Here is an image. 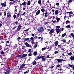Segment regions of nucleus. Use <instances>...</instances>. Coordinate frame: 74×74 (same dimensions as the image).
I'll use <instances>...</instances> for the list:
<instances>
[{
    "mask_svg": "<svg viewBox=\"0 0 74 74\" xmlns=\"http://www.w3.org/2000/svg\"><path fill=\"white\" fill-rule=\"evenodd\" d=\"M68 13L69 14V15H71V14H73V12L72 11H71L69 12H67V14Z\"/></svg>",
    "mask_w": 74,
    "mask_h": 74,
    "instance_id": "31",
    "label": "nucleus"
},
{
    "mask_svg": "<svg viewBox=\"0 0 74 74\" xmlns=\"http://www.w3.org/2000/svg\"><path fill=\"white\" fill-rule=\"evenodd\" d=\"M56 31L57 32V34H58L60 32V29L59 28H56Z\"/></svg>",
    "mask_w": 74,
    "mask_h": 74,
    "instance_id": "12",
    "label": "nucleus"
},
{
    "mask_svg": "<svg viewBox=\"0 0 74 74\" xmlns=\"http://www.w3.org/2000/svg\"><path fill=\"white\" fill-rule=\"evenodd\" d=\"M6 46L8 47L9 46V45H8V43L9 44L10 43V42L9 41H7L6 42Z\"/></svg>",
    "mask_w": 74,
    "mask_h": 74,
    "instance_id": "19",
    "label": "nucleus"
},
{
    "mask_svg": "<svg viewBox=\"0 0 74 74\" xmlns=\"http://www.w3.org/2000/svg\"><path fill=\"white\" fill-rule=\"evenodd\" d=\"M15 23L16 24V26L18 23V21L16 22H15Z\"/></svg>",
    "mask_w": 74,
    "mask_h": 74,
    "instance_id": "57",
    "label": "nucleus"
},
{
    "mask_svg": "<svg viewBox=\"0 0 74 74\" xmlns=\"http://www.w3.org/2000/svg\"><path fill=\"white\" fill-rule=\"evenodd\" d=\"M56 60H57V62H58V63H60L61 62H62L63 61H66V60H63V59H55Z\"/></svg>",
    "mask_w": 74,
    "mask_h": 74,
    "instance_id": "1",
    "label": "nucleus"
},
{
    "mask_svg": "<svg viewBox=\"0 0 74 74\" xmlns=\"http://www.w3.org/2000/svg\"><path fill=\"white\" fill-rule=\"evenodd\" d=\"M26 65V64H24V63L21 66H20V69L22 70L23 69L24 67Z\"/></svg>",
    "mask_w": 74,
    "mask_h": 74,
    "instance_id": "8",
    "label": "nucleus"
},
{
    "mask_svg": "<svg viewBox=\"0 0 74 74\" xmlns=\"http://www.w3.org/2000/svg\"><path fill=\"white\" fill-rule=\"evenodd\" d=\"M38 3L40 5H41V0H39L38 1Z\"/></svg>",
    "mask_w": 74,
    "mask_h": 74,
    "instance_id": "34",
    "label": "nucleus"
},
{
    "mask_svg": "<svg viewBox=\"0 0 74 74\" xmlns=\"http://www.w3.org/2000/svg\"><path fill=\"white\" fill-rule=\"evenodd\" d=\"M56 17L57 18H56V20H57V23H58L60 20V19L59 18L57 17Z\"/></svg>",
    "mask_w": 74,
    "mask_h": 74,
    "instance_id": "21",
    "label": "nucleus"
},
{
    "mask_svg": "<svg viewBox=\"0 0 74 74\" xmlns=\"http://www.w3.org/2000/svg\"><path fill=\"white\" fill-rule=\"evenodd\" d=\"M71 40H69V41H68V42L67 43V44H70V42H71Z\"/></svg>",
    "mask_w": 74,
    "mask_h": 74,
    "instance_id": "55",
    "label": "nucleus"
},
{
    "mask_svg": "<svg viewBox=\"0 0 74 74\" xmlns=\"http://www.w3.org/2000/svg\"><path fill=\"white\" fill-rule=\"evenodd\" d=\"M27 56V54H23L22 57H21V58L22 59L24 57H25Z\"/></svg>",
    "mask_w": 74,
    "mask_h": 74,
    "instance_id": "11",
    "label": "nucleus"
},
{
    "mask_svg": "<svg viewBox=\"0 0 74 74\" xmlns=\"http://www.w3.org/2000/svg\"><path fill=\"white\" fill-rule=\"evenodd\" d=\"M61 41L64 43H65L66 42V40L65 39H63L62 40H61Z\"/></svg>",
    "mask_w": 74,
    "mask_h": 74,
    "instance_id": "38",
    "label": "nucleus"
},
{
    "mask_svg": "<svg viewBox=\"0 0 74 74\" xmlns=\"http://www.w3.org/2000/svg\"><path fill=\"white\" fill-rule=\"evenodd\" d=\"M66 27L67 29H69L71 27V25H68L67 26H66Z\"/></svg>",
    "mask_w": 74,
    "mask_h": 74,
    "instance_id": "32",
    "label": "nucleus"
},
{
    "mask_svg": "<svg viewBox=\"0 0 74 74\" xmlns=\"http://www.w3.org/2000/svg\"><path fill=\"white\" fill-rule=\"evenodd\" d=\"M73 1L72 0H69L68 2L69 3H70L71 2H72Z\"/></svg>",
    "mask_w": 74,
    "mask_h": 74,
    "instance_id": "51",
    "label": "nucleus"
},
{
    "mask_svg": "<svg viewBox=\"0 0 74 74\" xmlns=\"http://www.w3.org/2000/svg\"><path fill=\"white\" fill-rule=\"evenodd\" d=\"M71 36H72L74 40V34L71 33Z\"/></svg>",
    "mask_w": 74,
    "mask_h": 74,
    "instance_id": "30",
    "label": "nucleus"
},
{
    "mask_svg": "<svg viewBox=\"0 0 74 74\" xmlns=\"http://www.w3.org/2000/svg\"><path fill=\"white\" fill-rule=\"evenodd\" d=\"M54 30L53 29H51V30H50V32L49 33V34H52V33H54Z\"/></svg>",
    "mask_w": 74,
    "mask_h": 74,
    "instance_id": "13",
    "label": "nucleus"
},
{
    "mask_svg": "<svg viewBox=\"0 0 74 74\" xmlns=\"http://www.w3.org/2000/svg\"><path fill=\"white\" fill-rule=\"evenodd\" d=\"M29 28H28V29H25V30H24L23 32V33L24 34H24V32L25 31H28V30H29Z\"/></svg>",
    "mask_w": 74,
    "mask_h": 74,
    "instance_id": "50",
    "label": "nucleus"
},
{
    "mask_svg": "<svg viewBox=\"0 0 74 74\" xmlns=\"http://www.w3.org/2000/svg\"><path fill=\"white\" fill-rule=\"evenodd\" d=\"M61 45H58V48H59L61 47Z\"/></svg>",
    "mask_w": 74,
    "mask_h": 74,
    "instance_id": "61",
    "label": "nucleus"
},
{
    "mask_svg": "<svg viewBox=\"0 0 74 74\" xmlns=\"http://www.w3.org/2000/svg\"><path fill=\"white\" fill-rule=\"evenodd\" d=\"M25 14H26V12H24V13H23L22 14H21V16H23Z\"/></svg>",
    "mask_w": 74,
    "mask_h": 74,
    "instance_id": "56",
    "label": "nucleus"
},
{
    "mask_svg": "<svg viewBox=\"0 0 74 74\" xmlns=\"http://www.w3.org/2000/svg\"><path fill=\"white\" fill-rule=\"evenodd\" d=\"M53 67H54V66H53V65H52L50 67V68L51 69H52L53 68Z\"/></svg>",
    "mask_w": 74,
    "mask_h": 74,
    "instance_id": "52",
    "label": "nucleus"
},
{
    "mask_svg": "<svg viewBox=\"0 0 74 74\" xmlns=\"http://www.w3.org/2000/svg\"><path fill=\"white\" fill-rule=\"evenodd\" d=\"M16 15H15V14H14L13 15V18H14V19H16Z\"/></svg>",
    "mask_w": 74,
    "mask_h": 74,
    "instance_id": "40",
    "label": "nucleus"
},
{
    "mask_svg": "<svg viewBox=\"0 0 74 74\" xmlns=\"http://www.w3.org/2000/svg\"><path fill=\"white\" fill-rule=\"evenodd\" d=\"M22 5H26V2H23L22 4Z\"/></svg>",
    "mask_w": 74,
    "mask_h": 74,
    "instance_id": "33",
    "label": "nucleus"
},
{
    "mask_svg": "<svg viewBox=\"0 0 74 74\" xmlns=\"http://www.w3.org/2000/svg\"><path fill=\"white\" fill-rule=\"evenodd\" d=\"M49 23V22H46V23H45V25H47V24H48Z\"/></svg>",
    "mask_w": 74,
    "mask_h": 74,
    "instance_id": "53",
    "label": "nucleus"
},
{
    "mask_svg": "<svg viewBox=\"0 0 74 74\" xmlns=\"http://www.w3.org/2000/svg\"><path fill=\"white\" fill-rule=\"evenodd\" d=\"M41 57H42V56H40V55L38 56H37L36 58L35 59V60H36V61H37V60H38L39 59H40V58H41Z\"/></svg>",
    "mask_w": 74,
    "mask_h": 74,
    "instance_id": "7",
    "label": "nucleus"
},
{
    "mask_svg": "<svg viewBox=\"0 0 74 74\" xmlns=\"http://www.w3.org/2000/svg\"><path fill=\"white\" fill-rule=\"evenodd\" d=\"M23 59L25 60V62L27 59V57H23Z\"/></svg>",
    "mask_w": 74,
    "mask_h": 74,
    "instance_id": "48",
    "label": "nucleus"
},
{
    "mask_svg": "<svg viewBox=\"0 0 74 74\" xmlns=\"http://www.w3.org/2000/svg\"><path fill=\"white\" fill-rule=\"evenodd\" d=\"M64 30V28H60V31H63Z\"/></svg>",
    "mask_w": 74,
    "mask_h": 74,
    "instance_id": "60",
    "label": "nucleus"
},
{
    "mask_svg": "<svg viewBox=\"0 0 74 74\" xmlns=\"http://www.w3.org/2000/svg\"><path fill=\"white\" fill-rule=\"evenodd\" d=\"M1 5L2 6V7H6L7 5V2H4V3H2L1 4Z\"/></svg>",
    "mask_w": 74,
    "mask_h": 74,
    "instance_id": "4",
    "label": "nucleus"
},
{
    "mask_svg": "<svg viewBox=\"0 0 74 74\" xmlns=\"http://www.w3.org/2000/svg\"><path fill=\"white\" fill-rule=\"evenodd\" d=\"M16 7L15 8V11H14V12H15V14H17V13H16V12H17V9H16Z\"/></svg>",
    "mask_w": 74,
    "mask_h": 74,
    "instance_id": "24",
    "label": "nucleus"
},
{
    "mask_svg": "<svg viewBox=\"0 0 74 74\" xmlns=\"http://www.w3.org/2000/svg\"><path fill=\"white\" fill-rule=\"evenodd\" d=\"M70 23V22L68 20L66 21V24H69Z\"/></svg>",
    "mask_w": 74,
    "mask_h": 74,
    "instance_id": "39",
    "label": "nucleus"
},
{
    "mask_svg": "<svg viewBox=\"0 0 74 74\" xmlns=\"http://www.w3.org/2000/svg\"><path fill=\"white\" fill-rule=\"evenodd\" d=\"M56 5H59L60 4V3H59V2H58L57 3H56Z\"/></svg>",
    "mask_w": 74,
    "mask_h": 74,
    "instance_id": "62",
    "label": "nucleus"
},
{
    "mask_svg": "<svg viewBox=\"0 0 74 74\" xmlns=\"http://www.w3.org/2000/svg\"><path fill=\"white\" fill-rule=\"evenodd\" d=\"M45 57V56H41V58H42V60H43V61H45V60H46L45 58H44Z\"/></svg>",
    "mask_w": 74,
    "mask_h": 74,
    "instance_id": "17",
    "label": "nucleus"
},
{
    "mask_svg": "<svg viewBox=\"0 0 74 74\" xmlns=\"http://www.w3.org/2000/svg\"><path fill=\"white\" fill-rule=\"evenodd\" d=\"M54 53H55V54H58V51H56Z\"/></svg>",
    "mask_w": 74,
    "mask_h": 74,
    "instance_id": "54",
    "label": "nucleus"
},
{
    "mask_svg": "<svg viewBox=\"0 0 74 74\" xmlns=\"http://www.w3.org/2000/svg\"><path fill=\"white\" fill-rule=\"evenodd\" d=\"M17 27L16 25H15L13 28H12V30H14Z\"/></svg>",
    "mask_w": 74,
    "mask_h": 74,
    "instance_id": "41",
    "label": "nucleus"
},
{
    "mask_svg": "<svg viewBox=\"0 0 74 74\" xmlns=\"http://www.w3.org/2000/svg\"><path fill=\"white\" fill-rule=\"evenodd\" d=\"M21 17H20V21H22V18H21Z\"/></svg>",
    "mask_w": 74,
    "mask_h": 74,
    "instance_id": "63",
    "label": "nucleus"
},
{
    "mask_svg": "<svg viewBox=\"0 0 74 74\" xmlns=\"http://www.w3.org/2000/svg\"><path fill=\"white\" fill-rule=\"evenodd\" d=\"M72 55V53L71 52H70V53H68V56H70Z\"/></svg>",
    "mask_w": 74,
    "mask_h": 74,
    "instance_id": "46",
    "label": "nucleus"
},
{
    "mask_svg": "<svg viewBox=\"0 0 74 74\" xmlns=\"http://www.w3.org/2000/svg\"><path fill=\"white\" fill-rule=\"evenodd\" d=\"M70 59L71 61H74V56H71L70 57Z\"/></svg>",
    "mask_w": 74,
    "mask_h": 74,
    "instance_id": "16",
    "label": "nucleus"
},
{
    "mask_svg": "<svg viewBox=\"0 0 74 74\" xmlns=\"http://www.w3.org/2000/svg\"><path fill=\"white\" fill-rule=\"evenodd\" d=\"M60 66V64H57L56 65V68H57L58 67H59Z\"/></svg>",
    "mask_w": 74,
    "mask_h": 74,
    "instance_id": "43",
    "label": "nucleus"
},
{
    "mask_svg": "<svg viewBox=\"0 0 74 74\" xmlns=\"http://www.w3.org/2000/svg\"><path fill=\"white\" fill-rule=\"evenodd\" d=\"M37 51H35L34 52L33 54L34 56H37Z\"/></svg>",
    "mask_w": 74,
    "mask_h": 74,
    "instance_id": "29",
    "label": "nucleus"
},
{
    "mask_svg": "<svg viewBox=\"0 0 74 74\" xmlns=\"http://www.w3.org/2000/svg\"><path fill=\"white\" fill-rule=\"evenodd\" d=\"M45 14L44 15V18H46V17H48V12L47 11H45Z\"/></svg>",
    "mask_w": 74,
    "mask_h": 74,
    "instance_id": "9",
    "label": "nucleus"
},
{
    "mask_svg": "<svg viewBox=\"0 0 74 74\" xmlns=\"http://www.w3.org/2000/svg\"><path fill=\"white\" fill-rule=\"evenodd\" d=\"M7 15L8 18H10L12 16L10 12L7 13Z\"/></svg>",
    "mask_w": 74,
    "mask_h": 74,
    "instance_id": "6",
    "label": "nucleus"
},
{
    "mask_svg": "<svg viewBox=\"0 0 74 74\" xmlns=\"http://www.w3.org/2000/svg\"><path fill=\"white\" fill-rule=\"evenodd\" d=\"M1 53L2 55H4V52L3 51H1Z\"/></svg>",
    "mask_w": 74,
    "mask_h": 74,
    "instance_id": "64",
    "label": "nucleus"
},
{
    "mask_svg": "<svg viewBox=\"0 0 74 74\" xmlns=\"http://www.w3.org/2000/svg\"><path fill=\"white\" fill-rule=\"evenodd\" d=\"M31 4V2L30 0L28 1L27 3V5H30Z\"/></svg>",
    "mask_w": 74,
    "mask_h": 74,
    "instance_id": "22",
    "label": "nucleus"
},
{
    "mask_svg": "<svg viewBox=\"0 0 74 74\" xmlns=\"http://www.w3.org/2000/svg\"><path fill=\"white\" fill-rule=\"evenodd\" d=\"M69 66L70 67L73 68V69L74 68V65H71L70 64H69Z\"/></svg>",
    "mask_w": 74,
    "mask_h": 74,
    "instance_id": "26",
    "label": "nucleus"
},
{
    "mask_svg": "<svg viewBox=\"0 0 74 74\" xmlns=\"http://www.w3.org/2000/svg\"><path fill=\"white\" fill-rule=\"evenodd\" d=\"M16 57H18V58H20V59H22V58H21V57H22V56L20 55L16 56Z\"/></svg>",
    "mask_w": 74,
    "mask_h": 74,
    "instance_id": "28",
    "label": "nucleus"
},
{
    "mask_svg": "<svg viewBox=\"0 0 74 74\" xmlns=\"http://www.w3.org/2000/svg\"><path fill=\"white\" fill-rule=\"evenodd\" d=\"M3 14L4 16H6V12L5 11L4 12H3Z\"/></svg>",
    "mask_w": 74,
    "mask_h": 74,
    "instance_id": "44",
    "label": "nucleus"
},
{
    "mask_svg": "<svg viewBox=\"0 0 74 74\" xmlns=\"http://www.w3.org/2000/svg\"><path fill=\"white\" fill-rule=\"evenodd\" d=\"M47 49L46 47H44V48H42V51H44V50H45V49Z\"/></svg>",
    "mask_w": 74,
    "mask_h": 74,
    "instance_id": "45",
    "label": "nucleus"
},
{
    "mask_svg": "<svg viewBox=\"0 0 74 74\" xmlns=\"http://www.w3.org/2000/svg\"><path fill=\"white\" fill-rule=\"evenodd\" d=\"M64 53H62V56H63V58H64V57L65 56V55L64 54Z\"/></svg>",
    "mask_w": 74,
    "mask_h": 74,
    "instance_id": "58",
    "label": "nucleus"
},
{
    "mask_svg": "<svg viewBox=\"0 0 74 74\" xmlns=\"http://www.w3.org/2000/svg\"><path fill=\"white\" fill-rule=\"evenodd\" d=\"M59 44V42L58 41H56V42H55V47H56L57 45H58Z\"/></svg>",
    "mask_w": 74,
    "mask_h": 74,
    "instance_id": "14",
    "label": "nucleus"
},
{
    "mask_svg": "<svg viewBox=\"0 0 74 74\" xmlns=\"http://www.w3.org/2000/svg\"><path fill=\"white\" fill-rule=\"evenodd\" d=\"M32 52V51L31 49H29V50H28V52L31 53Z\"/></svg>",
    "mask_w": 74,
    "mask_h": 74,
    "instance_id": "49",
    "label": "nucleus"
},
{
    "mask_svg": "<svg viewBox=\"0 0 74 74\" xmlns=\"http://www.w3.org/2000/svg\"><path fill=\"white\" fill-rule=\"evenodd\" d=\"M55 14L56 15H57L59 14V12H58V10H56V11L55 12Z\"/></svg>",
    "mask_w": 74,
    "mask_h": 74,
    "instance_id": "18",
    "label": "nucleus"
},
{
    "mask_svg": "<svg viewBox=\"0 0 74 74\" xmlns=\"http://www.w3.org/2000/svg\"><path fill=\"white\" fill-rule=\"evenodd\" d=\"M17 20H18V21H19V20H20V18H18V17L16 18V20H17Z\"/></svg>",
    "mask_w": 74,
    "mask_h": 74,
    "instance_id": "59",
    "label": "nucleus"
},
{
    "mask_svg": "<svg viewBox=\"0 0 74 74\" xmlns=\"http://www.w3.org/2000/svg\"><path fill=\"white\" fill-rule=\"evenodd\" d=\"M38 32H42L44 31L43 27H40L38 29Z\"/></svg>",
    "mask_w": 74,
    "mask_h": 74,
    "instance_id": "3",
    "label": "nucleus"
},
{
    "mask_svg": "<svg viewBox=\"0 0 74 74\" xmlns=\"http://www.w3.org/2000/svg\"><path fill=\"white\" fill-rule=\"evenodd\" d=\"M30 39L29 38H25L24 40V41L25 42L28 40H29Z\"/></svg>",
    "mask_w": 74,
    "mask_h": 74,
    "instance_id": "36",
    "label": "nucleus"
},
{
    "mask_svg": "<svg viewBox=\"0 0 74 74\" xmlns=\"http://www.w3.org/2000/svg\"><path fill=\"white\" fill-rule=\"evenodd\" d=\"M30 39L32 41H34V38L33 37H31L30 38Z\"/></svg>",
    "mask_w": 74,
    "mask_h": 74,
    "instance_id": "37",
    "label": "nucleus"
},
{
    "mask_svg": "<svg viewBox=\"0 0 74 74\" xmlns=\"http://www.w3.org/2000/svg\"><path fill=\"white\" fill-rule=\"evenodd\" d=\"M25 44L26 45V46L27 47H29L31 48H32V46L31 45H30L29 44H28V43L27 42H26V43H25Z\"/></svg>",
    "mask_w": 74,
    "mask_h": 74,
    "instance_id": "5",
    "label": "nucleus"
},
{
    "mask_svg": "<svg viewBox=\"0 0 74 74\" xmlns=\"http://www.w3.org/2000/svg\"><path fill=\"white\" fill-rule=\"evenodd\" d=\"M40 10H38L36 12V14L35 15V16H37V15H38L40 14Z\"/></svg>",
    "mask_w": 74,
    "mask_h": 74,
    "instance_id": "15",
    "label": "nucleus"
},
{
    "mask_svg": "<svg viewBox=\"0 0 74 74\" xmlns=\"http://www.w3.org/2000/svg\"><path fill=\"white\" fill-rule=\"evenodd\" d=\"M21 25H19L17 28V30L18 31H19L21 29Z\"/></svg>",
    "mask_w": 74,
    "mask_h": 74,
    "instance_id": "10",
    "label": "nucleus"
},
{
    "mask_svg": "<svg viewBox=\"0 0 74 74\" xmlns=\"http://www.w3.org/2000/svg\"><path fill=\"white\" fill-rule=\"evenodd\" d=\"M38 42H36V44L35 45L34 47V48H37V47L38 45Z\"/></svg>",
    "mask_w": 74,
    "mask_h": 74,
    "instance_id": "27",
    "label": "nucleus"
},
{
    "mask_svg": "<svg viewBox=\"0 0 74 74\" xmlns=\"http://www.w3.org/2000/svg\"><path fill=\"white\" fill-rule=\"evenodd\" d=\"M20 11H19V12L17 14L16 16L17 17H19V16L20 14Z\"/></svg>",
    "mask_w": 74,
    "mask_h": 74,
    "instance_id": "25",
    "label": "nucleus"
},
{
    "mask_svg": "<svg viewBox=\"0 0 74 74\" xmlns=\"http://www.w3.org/2000/svg\"><path fill=\"white\" fill-rule=\"evenodd\" d=\"M66 35V33H64V34H62V37L63 38V37H64V36H65Z\"/></svg>",
    "mask_w": 74,
    "mask_h": 74,
    "instance_id": "35",
    "label": "nucleus"
},
{
    "mask_svg": "<svg viewBox=\"0 0 74 74\" xmlns=\"http://www.w3.org/2000/svg\"><path fill=\"white\" fill-rule=\"evenodd\" d=\"M11 70L10 68H8L6 69V70L5 71V74H10V71Z\"/></svg>",
    "mask_w": 74,
    "mask_h": 74,
    "instance_id": "2",
    "label": "nucleus"
},
{
    "mask_svg": "<svg viewBox=\"0 0 74 74\" xmlns=\"http://www.w3.org/2000/svg\"><path fill=\"white\" fill-rule=\"evenodd\" d=\"M29 72V71H26L25 72H24V73L25 74H26V73H27L28 72Z\"/></svg>",
    "mask_w": 74,
    "mask_h": 74,
    "instance_id": "47",
    "label": "nucleus"
},
{
    "mask_svg": "<svg viewBox=\"0 0 74 74\" xmlns=\"http://www.w3.org/2000/svg\"><path fill=\"white\" fill-rule=\"evenodd\" d=\"M33 64V65H35L37 63V62L36 61V60H35L34 61V62L32 63Z\"/></svg>",
    "mask_w": 74,
    "mask_h": 74,
    "instance_id": "20",
    "label": "nucleus"
},
{
    "mask_svg": "<svg viewBox=\"0 0 74 74\" xmlns=\"http://www.w3.org/2000/svg\"><path fill=\"white\" fill-rule=\"evenodd\" d=\"M41 11L43 13H44L45 11V10L44 8L41 9Z\"/></svg>",
    "mask_w": 74,
    "mask_h": 74,
    "instance_id": "23",
    "label": "nucleus"
},
{
    "mask_svg": "<svg viewBox=\"0 0 74 74\" xmlns=\"http://www.w3.org/2000/svg\"><path fill=\"white\" fill-rule=\"evenodd\" d=\"M21 39V38L20 37H18V38H17L16 40L19 41V40Z\"/></svg>",
    "mask_w": 74,
    "mask_h": 74,
    "instance_id": "42",
    "label": "nucleus"
}]
</instances>
